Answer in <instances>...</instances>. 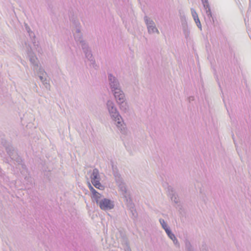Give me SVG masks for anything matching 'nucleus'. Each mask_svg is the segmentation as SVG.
Wrapping results in <instances>:
<instances>
[{"instance_id": "1", "label": "nucleus", "mask_w": 251, "mask_h": 251, "mask_svg": "<svg viewBox=\"0 0 251 251\" xmlns=\"http://www.w3.org/2000/svg\"><path fill=\"white\" fill-rule=\"evenodd\" d=\"M106 108L118 130L122 134H126L127 132L126 125L115 103L112 100H108L106 102Z\"/></svg>"}, {"instance_id": "2", "label": "nucleus", "mask_w": 251, "mask_h": 251, "mask_svg": "<svg viewBox=\"0 0 251 251\" xmlns=\"http://www.w3.org/2000/svg\"><path fill=\"white\" fill-rule=\"evenodd\" d=\"M3 146H5V150L7 151V154L10 156V159L12 160L15 161L19 164L22 162L21 158L18 155L16 150H14L13 147L10 144H7L6 142L3 144Z\"/></svg>"}, {"instance_id": "3", "label": "nucleus", "mask_w": 251, "mask_h": 251, "mask_svg": "<svg viewBox=\"0 0 251 251\" xmlns=\"http://www.w3.org/2000/svg\"><path fill=\"white\" fill-rule=\"evenodd\" d=\"M108 86L111 92L122 88L118 79L111 73L108 74Z\"/></svg>"}, {"instance_id": "4", "label": "nucleus", "mask_w": 251, "mask_h": 251, "mask_svg": "<svg viewBox=\"0 0 251 251\" xmlns=\"http://www.w3.org/2000/svg\"><path fill=\"white\" fill-rule=\"evenodd\" d=\"M113 175L117 185L121 191L122 192L123 195L126 197L127 193L126 184L124 182L123 178L118 172L114 171Z\"/></svg>"}, {"instance_id": "5", "label": "nucleus", "mask_w": 251, "mask_h": 251, "mask_svg": "<svg viewBox=\"0 0 251 251\" xmlns=\"http://www.w3.org/2000/svg\"><path fill=\"white\" fill-rule=\"evenodd\" d=\"M145 23L148 29V32L150 34H152L155 33L159 34V32L155 26L154 21L147 16H145L144 17Z\"/></svg>"}, {"instance_id": "6", "label": "nucleus", "mask_w": 251, "mask_h": 251, "mask_svg": "<svg viewBox=\"0 0 251 251\" xmlns=\"http://www.w3.org/2000/svg\"><path fill=\"white\" fill-rule=\"evenodd\" d=\"M82 49L85 54L86 58L90 62L91 65L96 69L97 65L93 56L91 51L86 43H83L81 46Z\"/></svg>"}, {"instance_id": "7", "label": "nucleus", "mask_w": 251, "mask_h": 251, "mask_svg": "<svg viewBox=\"0 0 251 251\" xmlns=\"http://www.w3.org/2000/svg\"><path fill=\"white\" fill-rule=\"evenodd\" d=\"M26 51L27 54V56L29 58V60L33 65V70L37 69L38 67L39 61L37 57L34 54V53L32 51L31 47L28 46L26 48Z\"/></svg>"}, {"instance_id": "8", "label": "nucleus", "mask_w": 251, "mask_h": 251, "mask_svg": "<svg viewBox=\"0 0 251 251\" xmlns=\"http://www.w3.org/2000/svg\"><path fill=\"white\" fill-rule=\"evenodd\" d=\"M98 204L100 209L103 210H110L114 207L113 202L110 200L106 198L101 200Z\"/></svg>"}, {"instance_id": "9", "label": "nucleus", "mask_w": 251, "mask_h": 251, "mask_svg": "<svg viewBox=\"0 0 251 251\" xmlns=\"http://www.w3.org/2000/svg\"><path fill=\"white\" fill-rule=\"evenodd\" d=\"M112 93L114 96L117 103L126 100L125 93L122 91V88L119 89L118 90L113 91Z\"/></svg>"}, {"instance_id": "10", "label": "nucleus", "mask_w": 251, "mask_h": 251, "mask_svg": "<svg viewBox=\"0 0 251 251\" xmlns=\"http://www.w3.org/2000/svg\"><path fill=\"white\" fill-rule=\"evenodd\" d=\"M204 9L205 11L207 18L211 21V19H213L212 13L210 7V5L208 0H201Z\"/></svg>"}, {"instance_id": "11", "label": "nucleus", "mask_w": 251, "mask_h": 251, "mask_svg": "<svg viewBox=\"0 0 251 251\" xmlns=\"http://www.w3.org/2000/svg\"><path fill=\"white\" fill-rule=\"evenodd\" d=\"M74 36L75 41L77 43H79L81 46H82L83 43H86L82 39V34L80 32V29L79 26H76L75 31L74 33Z\"/></svg>"}, {"instance_id": "12", "label": "nucleus", "mask_w": 251, "mask_h": 251, "mask_svg": "<svg viewBox=\"0 0 251 251\" xmlns=\"http://www.w3.org/2000/svg\"><path fill=\"white\" fill-rule=\"evenodd\" d=\"M121 111L126 113L128 111L129 106L126 100L117 103Z\"/></svg>"}, {"instance_id": "13", "label": "nucleus", "mask_w": 251, "mask_h": 251, "mask_svg": "<svg viewBox=\"0 0 251 251\" xmlns=\"http://www.w3.org/2000/svg\"><path fill=\"white\" fill-rule=\"evenodd\" d=\"M166 234L168 236V237L173 241L175 245L179 248L180 246L179 243L176 237L175 234L172 232L171 230H167Z\"/></svg>"}, {"instance_id": "14", "label": "nucleus", "mask_w": 251, "mask_h": 251, "mask_svg": "<svg viewBox=\"0 0 251 251\" xmlns=\"http://www.w3.org/2000/svg\"><path fill=\"white\" fill-rule=\"evenodd\" d=\"M181 21L182 23V25L183 26V29L184 31V33L186 36L188 35L189 33V31L188 29V26L187 24V22L186 20V17L184 15L181 16Z\"/></svg>"}, {"instance_id": "15", "label": "nucleus", "mask_w": 251, "mask_h": 251, "mask_svg": "<svg viewBox=\"0 0 251 251\" xmlns=\"http://www.w3.org/2000/svg\"><path fill=\"white\" fill-rule=\"evenodd\" d=\"M91 182H94L97 180H100V176L99 175V171L98 169L95 168L93 170V172L90 176Z\"/></svg>"}, {"instance_id": "16", "label": "nucleus", "mask_w": 251, "mask_h": 251, "mask_svg": "<svg viewBox=\"0 0 251 251\" xmlns=\"http://www.w3.org/2000/svg\"><path fill=\"white\" fill-rule=\"evenodd\" d=\"M45 75H38L41 81L42 82L43 84L44 85L46 89L48 90H50V85L49 82V81L47 79V78L45 77Z\"/></svg>"}, {"instance_id": "17", "label": "nucleus", "mask_w": 251, "mask_h": 251, "mask_svg": "<svg viewBox=\"0 0 251 251\" xmlns=\"http://www.w3.org/2000/svg\"><path fill=\"white\" fill-rule=\"evenodd\" d=\"M170 192L169 195L171 197V200L173 201L175 203H177L179 202V199L176 192L174 191L173 188L169 189Z\"/></svg>"}, {"instance_id": "18", "label": "nucleus", "mask_w": 251, "mask_h": 251, "mask_svg": "<svg viewBox=\"0 0 251 251\" xmlns=\"http://www.w3.org/2000/svg\"><path fill=\"white\" fill-rule=\"evenodd\" d=\"M159 222L162 226V227L165 230L166 233L167 232V231H168L167 230H170V227L168 226L167 223L165 222L164 220L162 219H160Z\"/></svg>"}, {"instance_id": "19", "label": "nucleus", "mask_w": 251, "mask_h": 251, "mask_svg": "<svg viewBox=\"0 0 251 251\" xmlns=\"http://www.w3.org/2000/svg\"><path fill=\"white\" fill-rule=\"evenodd\" d=\"M129 209L132 215V217L134 219L136 218L137 217V213L136 209L134 208L133 204L132 203L130 204Z\"/></svg>"}, {"instance_id": "20", "label": "nucleus", "mask_w": 251, "mask_h": 251, "mask_svg": "<svg viewBox=\"0 0 251 251\" xmlns=\"http://www.w3.org/2000/svg\"><path fill=\"white\" fill-rule=\"evenodd\" d=\"M93 185L97 188L100 190H103L104 187L101 185L100 182V180H97L92 182Z\"/></svg>"}, {"instance_id": "21", "label": "nucleus", "mask_w": 251, "mask_h": 251, "mask_svg": "<svg viewBox=\"0 0 251 251\" xmlns=\"http://www.w3.org/2000/svg\"><path fill=\"white\" fill-rule=\"evenodd\" d=\"M34 71L35 72H36V73L38 75H47V74L45 72L44 70L41 66H38L37 69L34 70Z\"/></svg>"}, {"instance_id": "22", "label": "nucleus", "mask_w": 251, "mask_h": 251, "mask_svg": "<svg viewBox=\"0 0 251 251\" xmlns=\"http://www.w3.org/2000/svg\"><path fill=\"white\" fill-rule=\"evenodd\" d=\"M101 197L102 195L98 192H97V193L96 194H94L93 195V198L95 200L97 204L99 203V201H100V199H101Z\"/></svg>"}, {"instance_id": "23", "label": "nucleus", "mask_w": 251, "mask_h": 251, "mask_svg": "<svg viewBox=\"0 0 251 251\" xmlns=\"http://www.w3.org/2000/svg\"><path fill=\"white\" fill-rule=\"evenodd\" d=\"M185 245L187 251L193 250L192 245L189 240H186L185 241Z\"/></svg>"}, {"instance_id": "24", "label": "nucleus", "mask_w": 251, "mask_h": 251, "mask_svg": "<svg viewBox=\"0 0 251 251\" xmlns=\"http://www.w3.org/2000/svg\"><path fill=\"white\" fill-rule=\"evenodd\" d=\"M191 11L192 16L194 20L199 18L198 15L196 11L193 8L191 9Z\"/></svg>"}, {"instance_id": "25", "label": "nucleus", "mask_w": 251, "mask_h": 251, "mask_svg": "<svg viewBox=\"0 0 251 251\" xmlns=\"http://www.w3.org/2000/svg\"><path fill=\"white\" fill-rule=\"evenodd\" d=\"M197 26L199 28H200L201 30V22H200V21L199 20V18L198 19H197L196 20H194Z\"/></svg>"}, {"instance_id": "26", "label": "nucleus", "mask_w": 251, "mask_h": 251, "mask_svg": "<svg viewBox=\"0 0 251 251\" xmlns=\"http://www.w3.org/2000/svg\"><path fill=\"white\" fill-rule=\"evenodd\" d=\"M89 189H90V191L92 192L93 195L94 194H96L97 193V191H96V190L90 184H89Z\"/></svg>"}, {"instance_id": "27", "label": "nucleus", "mask_w": 251, "mask_h": 251, "mask_svg": "<svg viewBox=\"0 0 251 251\" xmlns=\"http://www.w3.org/2000/svg\"><path fill=\"white\" fill-rule=\"evenodd\" d=\"M37 47L36 49L37 51L39 53L42 54L43 51H42V50L41 48L40 47H39L38 45H37Z\"/></svg>"}, {"instance_id": "28", "label": "nucleus", "mask_w": 251, "mask_h": 251, "mask_svg": "<svg viewBox=\"0 0 251 251\" xmlns=\"http://www.w3.org/2000/svg\"><path fill=\"white\" fill-rule=\"evenodd\" d=\"M126 251H131L130 248H129V247H127L126 249Z\"/></svg>"}, {"instance_id": "29", "label": "nucleus", "mask_w": 251, "mask_h": 251, "mask_svg": "<svg viewBox=\"0 0 251 251\" xmlns=\"http://www.w3.org/2000/svg\"><path fill=\"white\" fill-rule=\"evenodd\" d=\"M202 251H208L207 249L205 247L204 249L202 250Z\"/></svg>"}, {"instance_id": "30", "label": "nucleus", "mask_w": 251, "mask_h": 251, "mask_svg": "<svg viewBox=\"0 0 251 251\" xmlns=\"http://www.w3.org/2000/svg\"><path fill=\"white\" fill-rule=\"evenodd\" d=\"M26 28L27 31L29 32V30H30L29 27H26Z\"/></svg>"}, {"instance_id": "31", "label": "nucleus", "mask_w": 251, "mask_h": 251, "mask_svg": "<svg viewBox=\"0 0 251 251\" xmlns=\"http://www.w3.org/2000/svg\"><path fill=\"white\" fill-rule=\"evenodd\" d=\"M7 163H9V164H10V162L8 160V161H7Z\"/></svg>"}, {"instance_id": "32", "label": "nucleus", "mask_w": 251, "mask_h": 251, "mask_svg": "<svg viewBox=\"0 0 251 251\" xmlns=\"http://www.w3.org/2000/svg\"><path fill=\"white\" fill-rule=\"evenodd\" d=\"M22 166L24 167V165L23 164H21Z\"/></svg>"}]
</instances>
